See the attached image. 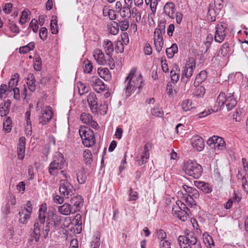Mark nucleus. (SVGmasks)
Here are the masks:
<instances>
[{"instance_id": "nucleus-42", "label": "nucleus", "mask_w": 248, "mask_h": 248, "mask_svg": "<svg viewBox=\"0 0 248 248\" xmlns=\"http://www.w3.org/2000/svg\"><path fill=\"white\" fill-rule=\"evenodd\" d=\"M117 25L122 31H125L128 29L129 26V20L126 19L119 20L117 22Z\"/></svg>"}, {"instance_id": "nucleus-17", "label": "nucleus", "mask_w": 248, "mask_h": 248, "mask_svg": "<svg viewBox=\"0 0 248 248\" xmlns=\"http://www.w3.org/2000/svg\"><path fill=\"white\" fill-rule=\"evenodd\" d=\"M80 120L83 124L94 129H97L98 127L97 123L93 120L92 115L88 113H82L80 116Z\"/></svg>"}, {"instance_id": "nucleus-16", "label": "nucleus", "mask_w": 248, "mask_h": 248, "mask_svg": "<svg viewBox=\"0 0 248 248\" xmlns=\"http://www.w3.org/2000/svg\"><path fill=\"white\" fill-rule=\"evenodd\" d=\"M87 100L92 112L93 113H97L99 108L95 93H90L87 96Z\"/></svg>"}, {"instance_id": "nucleus-3", "label": "nucleus", "mask_w": 248, "mask_h": 248, "mask_svg": "<svg viewBox=\"0 0 248 248\" xmlns=\"http://www.w3.org/2000/svg\"><path fill=\"white\" fill-rule=\"evenodd\" d=\"M236 104L237 101L234 96L233 93H230L226 95L224 92H221L218 95L215 103V106L217 107L216 111H217L218 109H221L224 107L225 105L227 110L230 111L234 108Z\"/></svg>"}, {"instance_id": "nucleus-48", "label": "nucleus", "mask_w": 248, "mask_h": 248, "mask_svg": "<svg viewBox=\"0 0 248 248\" xmlns=\"http://www.w3.org/2000/svg\"><path fill=\"white\" fill-rule=\"evenodd\" d=\"M19 75L17 73H15L14 75H12L8 85L11 88L12 87H16V85L18 82Z\"/></svg>"}, {"instance_id": "nucleus-26", "label": "nucleus", "mask_w": 248, "mask_h": 248, "mask_svg": "<svg viewBox=\"0 0 248 248\" xmlns=\"http://www.w3.org/2000/svg\"><path fill=\"white\" fill-rule=\"evenodd\" d=\"M11 101L7 99L0 105V115L1 117L6 116L9 112Z\"/></svg>"}, {"instance_id": "nucleus-52", "label": "nucleus", "mask_w": 248, "mask_h": 248, "mask_svg": "<svg viewBox=\"0 0 248 248\" xmlns=\"http://www.w3.org/2000/svg\"><path fill=\"white\" fill-rule=\"evenodd\" d=\"M4 95H5L4 97H6L8 95V86L7 85L2 84L0 87V98L2 99Z\"/></svg>"}, {"instance_id": "nucleus-51", "label": "nucleus", "mask_w": 248, "mask_h": 248, "mask_svg": "<svg viewBox=\"0 0 248 248\" xmlns=\"http://www.w3.org/2000/svg\"><path fill=\"white\" fill-rule=\"evenodd\" d=\"M165 28H166V21L163 20H160L158 23V26L156 28L155 31H157L158 32H162L165 33Z\"/></svg>"}, {"instance_id": "nucleus-11", "label": "nucleus", "mask_w": 248, "mask_h": 248, "mask_svg": "<svg viewBox=\"0 0 248 248\" xmlns=\"http://www.w3.org/2000/svg\"><path fill=\"white\" fill-rule=\"evenodd\" d=\"M32 211L31 203L30 201H28L24 208L20 209L18 212L19 222L22 224H26L30 219Z\"/></svg>"}, {"instance_id": "nucleus-44", "label": "nucleus", "mask_w": 248, "mask_h": 248, "mask_svg": "<svg viewBox=\"0 0 248 248\" xmlns=\"http://www.w3.org/2000/svg\"><path fill=\"white\" fill-rule=\"evenodd\" d=\"M203 242L207 247L210 248L212 246H214V241L211 236H210L207 233H204L203 234Z\"/></svg>"}, {"instance_id": "nucleus-35", "label": "nucleus", "mask_w": 248, "mask_h": 248, "mask_svg": "<svg viewBox=\"0 0 248 248\" xmlns=\"http://www.w3.org/2000/svg\"><path fill=\"white\" fill-rule=\"evenodd\" d=\"M25 119L26 121V130L28 134H30L31 132L32 127L31 121V111L28 110L25 113Z\"/></svg>"}, {"instance_id": "nucleus-62", "label": "nucleus", "mask_w": 248, "mask_h": 248, "mask_svg": "<svg viewBox=\"0 0 248 248\" xmlns=\"http://www.w3.org/2000/svg\"><path fill=\"white\" fill-rule=\"evenodd\" d=\"M49 223H47L45 226V223H44V225H43L42 228H41V230H42V232L44 235L45 238H46L47 236L48 232L50 231V227H49Z\"/></svg>"}, {"instance_id": "nucleus-53", "label": "nucleus", "mask_w": 248, "mask_h": 248, "mask_svg": "<svg viewBox=\"0 0 248 248\" xmlns=\"http://www.w3.org/2000/svg\"><path fill=\"white\" fill-rule=\"evenodd\" d=\"M93 69V65L91 61L87 60L84 62V71L86 73H90Z\"/></svg>"}, {"instance_id": "nucleus-55", "label": "nucleus", "mask_w": 248, "mask_h": 248, "mask_svg": "<svg viewBox=\"0 0 248 248\" xmlns=\"http://www.w3.org/2000/svg\"><path fill=\"white\" fill-rule=\"evenodd\" d=\"M28 16V12L26 10L23 11L19 20V23L21 25L25 24L27 21Z\"/></svg>"}, {"instance_id": "nucleus-18", "label": "nucleus", "mask_w": 248, "mask_h": 248, "mask_svg": "<svg viewBox=\"0 0 248 248\" xmlns=\"http://www.w3.org/2000/svg\"><path fill=\"white\" fill-rule=\"evenodd\" d=\"M164 33L155 31L154 33V42L156 50L160 52L164 45L163 34Z\"/></svg>"}, {"instance_id": "nucleus-1", "label": "nucleus", "mask_w": 248, "mask_h": 248, "mask_svg": "<svg viewBox=\"0 0 248 248\" xmlns=\"http://www.w3.org/2000/svg\"><path fill=\"white\" fill-rule=\"evenodd\" d=\"M136 69H132L124 81L125 94L129 97L136 90L139 93L144 86V81L141 74H136Z\"/></svg>"}, {"instance_id": "nucleus-64", "label": "nucleus", "mask_w": 248, "mask_h": 248, "mask_svg": "<svg viewBox=\"0 0 248 248\" xmlns=\"http://www.w3.org/2000/svg\"><path fill=\"white\" fill-rule=\"evenodd\" d=\"M143 51L145 55H150L152 53V48L151 45L146 43L144 47Z\"/></svg>"}, {"instance_id": "nucleus-46", "label": "nucleus", "mask_w": 248, "mask_h": 248, "mask_svg": "<svg viewBox=\"0 0 248 248\" xmlns=\"http://www.w3.org/2000/svg\"><path fill=\"white\" fill-rule=\"evenodd\" d=\"M175 68L176 70L172 69L170 72L171 80L173 83L177 82L179 79V70L177 69V67Z\"/></svg>"}, {"instance_id": "nucleus-33", "label": "nucleus", "mask_w": 248, "mask_h": 248, "mask_svg": "<svg viewBox=\"0 0 248 248\" xmlns=\"http://www.w3.org/2000/svg\"><path fill=\"white\" fill-rule=\"evenodd\" d=\"M198 185L196 186L199 188H201V190L206 193H209L212 191V187L208 183H206L203 182H197Z\"/></svg>"}, {"instance_id": "nucleus-56", "label": "nucleus", "mask_w": 248, "mask_h": 248, "mask_svg": "<svg viewBox=\"0 0 248 248\" xmlns=\"http://www.w3.org/2000/svg\"><path fill=\"white\" fill-rule=\"evenodd\" d=\"M30 27L32 29V31L34 32H37L38 29V21L35 18L31 20L30 23Z\"/></svg>"}, {"instance_id": "nucleus-10", "label": "nucleus", "mask_w": 248, "mask_h": 248, "mask_svg": "<svg viewBox=\"0 0 248 248\" xmlns=\"http://www.w3.org/2000/svg\"><path fill=\"white\" fill-rule=\"evenodd\" d=\"M60 193L66 199H69L74 194L75 189L68 180L62 179L60 182Z\"/></svg>"}, {"instance_id": "nucleus-2", "label": "nucleus", "mask_w": 248, "mask_h": 248, "mask_svg": "<svg viewBox=\"0 0 248 248\" xmlns=\"http://www.w3.org/2000/svg\"><path fill=\"white\" fill-rule=\"evenodd\" d=\"M46 210V203L42 204L39 210L38 218L36 219L33 231L30 234L31 242L34 241L35 242H37L39 241L41 228L45 222Z\"/></svg>"}, {"instance_id": "nucleus-41", "label": "nucleus", "mask_w": 248, "mask_h": 248, "mask_svg": "<svg viewBox=\"0 0 248 248\" xmlns=\"http://www.w3.org/2000/svg\"><path fill=\"white\" fill-rule=\"evenodd\" d=\"M87 177L84 169H81L77 174V180L79 184H84L86 180Z\"/></svg>"}, {"instance_id": "nucleus-13", "label": "nucleus", "mask_w": 248, "mask_h": 248, "mask_svg": "<svg viewBox=\"0 0 248 248\" xmlns=\"http://www.w3.org/2000/svg\"><path fill=\"white\" fill-rule=\"evenodd\" d=\"M53 116L52 108L49 106L43 107L38 115L39 123L46 125L51 119Z\"/></svg>"}, {"instance_id": "nucleus-15", "label": "nucleus", "mask_w": 248, "mask_h": 248, "mask_svg": "<svg viewBox=\"0 0 248 248\" xmlns=\"http://www.w3.org/2000/svg\"><path fill=\"white\" fill-rule=\"evenodd\" d=\"M227 25L224 23L218 24L216 27L215 40L217 42L221 43L224 40L226 34Z\"/></svg>"}, {"instance_id": "nucleus-57", "label": "nucleus", "mask_w": 248, "mask_h": 248, "mask_svg": "<svg viewBox=\"0 0 248 248\" xmlns=\"http://www.w3.org/2000/svg\"><path fill=\"white\" fill-rule=\"evenodd\" d=\"M229 50V45L227 43H224L221 48V55L225 57L227 56L228 52Z\"/></svg>"}, {"instance_id": "nucleus-20", "label": "nucleus", "mask_w": 248, "mask_h": 248, "mask_svg": "<svg viewBox=\"0 0 248 248\" xmlns=\"http://www.w3.org/2000/svg\"><path fill=\"white\" fill-rule=\"evenodd\" d=\"M91 82L93 89L97 93H100L105 88V85L103 81L97 77H92Z\"/></svg>"}, {"instance_id": "nucleus-19", "label": "nucleus", "mask_w": 248, "mask_h": 248, "mask_svg": "<svg viewBox=\"0 0 248 248\" xmlns=\"http://www.w3.org/2000/svg\"><path fill=\"white\" fill-rule=\"evenodd\" d=\"M191 144L193 148L198 151H202L204 147V143L203 139L198 136H193L190 139Z\"/></svg>"}, {"instance_id": "nucleus-23", "label": "nucleus", "mask_w": 248, "mask_h": 248, "mask_svg": "<svg viewBox=\"0 0 248 248\" xmlns=\"http://www.w3.org/2000/svg\"><path fill=\"white\" fill-rule=\"evenodd\" d=\"M72 207L75 210V213L78 211L83 205V199L81 196L77 195L71 199Z\"/></svg>"}, {"instance_id": "nucleus-25", "label": "nucleus", "mask_w": 248, "mask_h": 248, "mask_svg": "<svg viewBox=\"0 0 248 248\" xmlns=\"http://www.w3.org/2000/svg\"><path fill=\"white\" fill-rule=\"evenodd\" d=\"M149 157V147L147 144L144 146L143 152L140 159L137 160L139 166H141L148 162Z\"/></svg>"}, {"instance_id": "nucleus-28", "label": "nucleus", "mask_w": 248, "mask_h": 248, "mask_svg": "<svg viewBox=\"0 0 248 248\" xmlns=\"http://www.w3.org/2000/svg\"><path fill=\"white\" fill-rule=\"evenodd\" d=\"M103 47L107 55H111L114 51V46L112 42L108 40H104Z\"/></svg>"}, {"instance_id": "nucleus-37", "label": "nucleus", "mask_w": 248, "mask_h": 248, "mask_svg": "<svg viewBox=\"0 0 248 248\" xmlns=\"http://www.w3.org/2000/svg\"><path fill=\"white\" fill-rule=\"evenodd\" d=\"M181 107L184 111H187L194 108L191 100L186 99L181 104Z\"/></svg>"}, {"instance_id": "nucleus-27", "label": "nucleus", "mask_w": 248, "mask_h": 248, "mask_svg": "<svg viewBox=\"0 0 248 248\" xmlns=\"http://www.w3.org/2000/svg\"><path fill=\"white\" fill-rule=\"evenodd\" d=\"M131 15L133 17L135 18L137 22L140 21L141 19V15L145 14V9H140V8L134 7L131 10Z\"/></svg>"}, {"instance_id": "nucleus-49", "label": "nucleus", "mask_w": 248, "mask_h": 248, "mask_svg": "<svg viewBox=\"0 0 248 248\" xmlns=\"http://www.w3.org/2000/svg\"><path fill=\"white\" fill-rule=\"evenodd\" d=\"M151 113L153 115L159 117H161L164 115L163 111L158 106H155L152 108Z\"/></svg>"}, {"instance_id": "nucleus-50", "label": "nucleus", "mask_w": 248, "mask_h": 248, "mask_svg": "<svg viewBox=\"0 0 248 248\" xmlns=\"http://www.w3.org/2000/svg\"><path fill=\"white\" fill-rule=\"evenodd\" d=\"M128 196L129 201H133L137 200L139 198V194L137 191L133 190L132 187H130L128 191Z\"/></svg>"}, {"instance_id": "nucleus-38", "label": "nucleus", "mask_w": 248, "mask_h": 248, "mask_svg": "<svg viewBox=\"0 0 248 248\" xmlns=\"http://www.w3.org/2000/svg\"><path fill=\"white\" fill-rule=\"evenodd\" d=\"M108 29L109 31V32L113 35H116L118 33L119 29L117 22L115 21H112L111 23L108 25Z\"/></svg>"}, {"instance_id": "nucleus-14", "label": "nucleus", "mask_w": 248, "mask_h": 248, "mask_svg": "<svg viewBox=\"0 0 248 248\" xmlns=\"http://www.w3.org/2000/svg\"><path fill=\"white\" fill-rule=\"evenodd\" d=\"M207 144L217 151L223 150L226 148V143L223 139L217 136H213L207 141Z\"/></svg>"}, {"instance_id": "nucleus-6", "label": "nucleus", "mask_w": 248, "mask_h": 248, "mask_svg": "<svg viewBox=\"0 0 248 248\" xmlns=\"http://www.w3.org/2000/svg\"><path fill=\"white\" fill-rule=\"evenodd\" d=\"M178 243L181 248H193L197 242V238L193 232L187 230L185 235H180L178 238Z\"/></svg>"}, {"instance_id": "nucleus-60", "label": "nucleus", "mask_w": 248, "mask_h": 248, "mask_svg": "<svg viewBox=\"0 0 248 248\" xmlns=\"http://www.w3.org/2000/svg\"><path fill=\"white\" fill-rule=\"evenodd\" d=\"M39 36L42 40H45L46 39L47 36V31L46 28L43 27L40 30Z\"/></svg>"}, {"instance_id": "nucleus-45", "label": "nucleus", "mask_w": 248, "mask_h": 248, "mask_svg": "<svg viewBox=\"0 0 248 248\" xmlns=\"http://www.w3.org/2000/svg\"><path fill=\"white\" fill-rule=\"evenodd\" d=\"M121 15L123 17L130 16L131 12L130 6L127 4L125 6H124L121 9Z\"/></svg>"}, {"instance_id": "nucleus-24", "label": "nucleus", "mask_w": 248, "mask_h": 248, "mask_svg": "<svg viewBox=\"0 0 248 248\" xmlns=\"http://www.w3.org/2000/svg\"><path fill=\"white\" fill-rule=\"evenodd\" d=\"M19 144L17 147V156L18 158L22 160L24 157L25 149V138L21 137L19 139Z\"/></svg>"}, {"instance_id": "nucleus-58", "label": "nucleus", "mask_w": 248, "mask_h": 248, "mask_svg": "<svg viewBox=\"0 0 248 248\" xmlns=\"http://www.w3.org/2000/svg\"><path fill=\"white\" fill-rule=\"evenodd\" d=\"M183 188L186 193H193V195H195L197 193V190L195 188L188 186L186 185H183Z\"/></svg>"}, {"instance_id": "nucleus-40", "label": "nucleus", "mask_w": 248, "mask_h": 248, "mask_svg": "<svg viewBox=\"0 0 248 248\" xmlns=\"http://www.w3.org/2000/svg\"><path fill=\"white\" fill-rule=\"evenodd\" d=\"M12 120L10 117L6 118L3 122V130L6 133H9L12 129Z\"/></svg>"}, {"instance_id": "nucleus-61", "label": "nucleus", "mask_w": 248, "mask_h": 248, "mask_svg": "<svg viewBox=\"0 0 248 248\" xmlns=\"http://www.w3.org/2000/svg\"><path fill=\"white\" fill-rule=\"evenodd\" d=\"M135 7L140 8V9H145L146 4H144L143 0H133Z\"/></svg>"}, {"instance_id": "nucleus-47", "label": "nucleus", "mask_w": 248, "mask_h": 248, "mask_svg": "<svg viewBox=\"0 0 248 248\" xmlns=\"http://www.w3.org/2000/svg\"><path fill=\"white\" fill-rule=\"evenodd\" d=\"M216 12L213 8V6L210 4L207 14L208 19L211 21H215L216 20Z\"/></svg>"}, {"instance_id": "nucleus-34", "label": "nucleus", "mask_w": 248, "mask_h": 248, "mask_svg": "<svg viewBox=\"0 0 248 248\" xmlns=\"http://www.w3.org/2000/svg\"><path fill=\"white\" fill-rule=\"evenodd\" d=\"M159 0H144L146 6L149 5L150 8L153 14H155L156 12L157 6Z\"/></svg>"}, {"instance_id": "nucleus-29", "label": "nucleus", "mask_w": 248, "mask_h": 248, "mask_svg": "<svg viewBox=\"0 0 248 248\" xmlns=\"http://www.w3.org/2000/svg\"><path fill=\"white\" fill-rule=\"evenodd\" d=\"M27 84L28 87V89L31 92H33L35 90V79L33 74L30 73L28 74L27 78Z\"/></svg>"}, {"instance_id": "nucleus-54", "label": "nucleus", "mask_w": 248, "mask_h": 248, "mask_svg": "<svg viewBox=\"0 0 248 248\" xmlns=\"http://www.w3.org/2000/svg\"><path fill=\"white\" fill-rule=\"evenodd\" d=\"M50 30L52 33L57 34L58 32L57 27V21L56 19H52L50 23Z\"/></svg>"}, {"instance_id": "nucleus-43", "label": "nucleus", "mask_w": 248, "mask_h": 248, "mask_svg": "<svg viewBox=\"0 0 248 248\" xmlns=\"http://www.w3.org/2000/svg\"><path fill=\"white\" fill-rule=\"evenodd\" d=\"M84 161L86 164H90L92 162V154L89 149H86L83 153Z\"/></svg>"}, {"instance_id": "nucleus-30", "label": "nucleus", "mask_w": 248, "mask_h": 248, "mask_svg": "<svg viewBox=\"0 0 248 248\" xmlns=\"http://www.w3.org/2000/svg\"><path fill=\"white\" fill-rule=\"evenodd\" d=\"M207 77V73L206 71H202L199 73L195 79L194 85L195 86H198L203 81H204Z\"/></svg>"}, {"instance_id": "nucleus-9", "label": "nucleus", "mask_w": 248, "mask_h": 248, "mask_svg": "<svg viewBox=\"0 0 248 248\" xmlns=\"http://www.w3.org/2000/svg\"><path fill=\"white\" fill-rule=\"evenodd\" d=\"M93 56L98 64L108 65L111 69L114 68V61L111 56H105L101 49H96L93 52Z\"/></svg>"}, {"instance_id": "nucleus-7", "label": "nucleus", "mask_w": 248, "mask_h": 248, "mask_svg": "<svg viewBox=\"0 0 248 248\" xmlns=\"http://www.w3.org/2000/svg\"><path fill=\"white\" fill-rule=\"evenodd\" d=\"M79 134L83 144L87 147H91L95 143V138L93 132L85 127L81 126L79 129Z\"/></svg>"}, {"instance_id": "nucleus-32", "label": "nucleus", "mask_w": 248, "mask_h": 248, "mask_svg": "<svg viewBox=\"0 0 248 248\" xmlns=\"http://www.w3.org/2000/svg\"><path fill=\"white\" fill-rule=\"evenodd\" d=\"M98 73L99 76L106 81L109 80L111 78V75L109 70L107 68H98Z\"/></svg>"}, {"instance_id": "nucleus-22", "label": "nucleus", "mask_w": 248, "mask_h": 248, "mask_svg": "<svg viewBox=\"0 0 248 248\" xmlns=\"http://www.w3.org/2000/svg\"><path fill=\"white\" fill-rule=\"evenodd\" d=\"M59 212L65 216L75 214V210L72 207V205L68 203H64L63 205L58 207Z\"/></svg>"}, {"instance_id": "nucleus-31", "label": "nucleus", "mask_w": 248, "mask_h": 248, "mask_svg": "<svg viewBox=\"0 0 248 248\" xmlns=\"http://www.w3.org/2000/svg\"><path fill=\"white\" fill-rule=\"evenodd\" d=\"M100 237L101 234L100 232H97L91 242V248H99L100 246Z\"/></svg>"}, {"instance_id": "nucleus-12", "label": "nucleus", "mask_w": 248, "mask_h": 248, "mask_svg": "<svg viewBox=\"0 0 248 248\" xmlns=\"http://www.w3.org/2000/svg\"><path fill=\"white\" fill-rule=\"evenodd\" d=\"M182 73L181 80L186 83L192 75L195 69V62L194 59L189 58Z\"/></svg>"}, {"instance_id": "nucleus-36", "label": "nucleus", "mask_w": 248, "mask_h": 248, "mask_svg": "<svg viewBox=\"0 0 248 248\" xmlns=\"http://www.w3.org/2000/svg\"><path fill=\"white\" fill-rule=\"evenodd\" d=\"M177 52L178 47L176 44H172L170 47L167 48L166 50V54L169 58H172Z\"/></svg>"}, {"instance_id": "nucleus-63", "label": "nucleus", "mask_w": 248, "mask_h": 248, "mask_svg": "<svg viewBox=\"0 0 248 248\" xmlns=\"http://www.w3.org/2000/svg\"><path fill=\"white\" fill-rule=\"evenodd\" d=\"M13 4L11 3H6L2 10L6 14H9L12 11Z\"/></svg>"}, {"instance_id": "nucleus-59", "label": "nucleus", "mask_w": 248, "mask_h": 248, "mask_svg": "<svg viewBox=\"0 0 248 248\" xmlns=\"http://www.w3.org/2000/svg\"><path fill=\"white\" fill-rule=\"evenodd\" d=\"M205 93V89L202 86L198 85L197 86L195 94L199 96H202Z\"/></svg>"}, {"instance_id": "nucleus-5", "label": "nucleus", "mask_w": 248, "mask_h": 248, "mask_svg": "<svg viewBox=\"0 0 248 248\" xmlns=\"http://www.w3.org/2000/svg\"><path fill=\"white\" fill-rule=\"evenodd\" d=\"M66 165L63 155L59 153H56L53 161L48 167L49 173L52 175H56L58 170L62 169Z\"/></svg>"}, {"instance_id": "nucleus-39", "label": "nucleus", "mask_w": 248, "mask_h": 248, "mask_svg": "<svg viewBox=\"0 0 248 248\" xmlns=\"http://www.w3.org/2000/svg\"><path fill=\"white\" fill-rule=\"evenodd\" d=\"M77 87L78 90V93L80 95L84 94L89 92L90 87L86 86L81 82L77 83Z\"/></svg>"}, {"instance_id": "nucleus-21", "label": "nucleus", "mask_w": 248, "mask_h": 248, "mask_svg": "<svg viewBox=\"0 0 248 248\" xmlns=\"http://www.w3.org/2000/svg\"><path fill=\"white\" fill-rule=\"evenodd\" d=\"M164 12L165 15L170 18H174L176 12L175 5L172 2H168L164 6Z\"/></svg>"}, {"instance_id": "nucleus-8", "label": "nucleus", "mask_w": 248, "mask_h": 248, "mask_svg": "<svg viewBox=\"0 0 248 248\" xmlns=\"http://www.w3.org/2000/svg\"><path fill=\"white\" fill-rule=\"evenodd\" d=\"M189 209L186 204L180 200L176 201V203L172 207V213L174 216L178 217L182 221L187 219L188 212Z\"/></svg>"}, {"instance_id": "nucleus-4", "label": "nucleus", "mask_w": 248, "mask_h": 248, "mask_svg": "<svg viewBox=\"0 0 248 248\" xmlns=\"http://www.w3.org/2000/svg\"><path fill=\"white\" fill-rule=\"evenodd\" d=\"M182 169L186 174L195 179L199 178L203 171L202 168L200 165L196 161L190 160L184 162Z\"/></svg>"}]
</instances>
